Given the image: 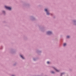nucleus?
I'll return each instance as SVG.
<instances>
[{
  "label": "nucleus",
  "instance_id": "nucleus-1",
  "mask_svg": "<svg viewBox=\"0 0 76 76\" xmlns=\"http://www.w3.org/2000/svg\"><path fill=\"white\" fill-rule=\"evenodd\" d=\"M5 7L6 9H8V10H10L12 9L10 7H7L6 6H5Z\"/></svg>",
  "mask_w": 76,
  "mask_h": 76
},
{
  "label": "nucleus",
  "instance_id": "nucleus-2",
  "mask_svg": "<svg viewBox=\"0 0 76 76\" xmlns=\"http://www.w3.org/2000/svg\"><path fill=\"white\" fill-rule=\"evenodd\" d=\"M45 10L46 12L47 15H50V13H49V12H48V11H47V9H46Z\"/></svg>",
  "mask_w": 76,
  "mask_h": 76
},
{
  "label": "nucleus",
  "instance_id": "nucleus-3",
  "mask_svg": "<svg viewBox=\"0 0 76 76\" xmlns=\"http://www.w3.org/2000/svg\"><path fill=\"white\" fill-rule=\"evenodd\" d=\"M51 34H52V32L51 31H48L47 32V34H48V35Z\"/></svg>",
  "mask_w": 76,
  "mask_h": 76
},
{
  "label": "nucleus",
  "instance_id": "nucleus-4",
  "mask_svg": "<svg viewBox=\"0 0 76 76\" xmlns=\"http://www.w3.org/2000/svg\"><path fill=\"white\" fill-rule=\"evenodd\" d=\"M54 69H55V70H56V72H59V71L57 69H56V68H53Z\"/></svg>",
  "mask_w": 76,
  "mask_h": 76
},
{
  "label": "nucleus",
  "instance_id": "nucleus-5",
  "mask_svg": "<svg viewBox=\"0 0 76 76\" xmlns=\"http://www.w3.org/2000/svg\"><path fill=\"white\" fill-rule=\"evenodd\" d=\"M63 45L64 46V47L65 46V45H66V43H64V44H63Z\"/></svg>",
  "mask_w": 76,
  "mask_h": 76
},
{
  "label": "nucleus",
  "instance_id": "nucleus-6",
  "mask_svg": "<svg viewBox=\"0 0 76 76\" xmlns=\"http://www.w3.org/2000/svg\"><path fill=\"white\" fill-rule=\"evenodd\" d=\"M70 37L69 36H68L66 37V38H69Z\"/></svg>",
  "mask_w": 76,
  "mask_h": 76
},
{
  "label": "nucleus",
  "instance_id": "nucleus-7",
  "mask_svg": "<svg viewBox=\"0 0 76 76\" xmlns=\"http://www.w3.org/2000/svg\"><path fill=\"white\" fill-rule=\"evenodd\" d=\"M47 64H49L50 63V62L49 61H48L47 62Z\"/></svg>",
  "mask_w": 76,
  "mask_h": 76
},
{
  "label": "nucleus",
  "instance_id": "nucleus-8",
  "mask_svg": "<svg viewBox=\"0 0 76 76\" xmlns=\"http://www.w3.org/2000/svg\"><path fill=\"white\" fill-rule=\"evenodd\" d=\"M51 73H54V72L53 71Z\"/></svg>",
  "mask_w": 76,
  "mask_h": 76
},
{
  "label": "nucleus",
  "instance_id": "nucleus-9",
  "mask_svg": "<svg viewBox=\"0 0 76 76\" xmlns=\"http://www.w3.org/2000/svg\"><path fill=\"white\" fill-rule=\"evenodd\" d=\"M22 59H24L25 58H24V57H22Z\"/></svg>",
  "mask_w": 76,
  "mask_h": 76
},
{
  "label": "nucleus",
  "instance_id": "nucleus-10",
  "mask_svg": "<svg viewBox=\"0 0 76 76\" xmlns=\"http://www.w3.org/2000/svg\"><path fill=\"white\" fill-rule=\"evenodd\" d=\"M64 74V73H62L61 74V75H63V74Z\"/></svg>",
  "mask_w": 76,
  "mask_h": 76
},
{
  "label": "nucleus",
  "instance_id": "nucleus-11",
  "mask_svg": "<svg viewBox=\"0 0 76 76\" xmlns=\"http://www.w3.org/2000/svg\"><path fill=\"white\" fill-rule=\"evenodd\" d=\"M20 57H23V56H22V55H20Z\"/></svg>",
  "mask_w": 76,
  "mask_h": 76
},
{
  "label": "nucleus",
  "instance_id": "nucleus-12",
  "mask_svg": "<svg viewBox=\"0 0 76 76\" xmlns=\"http://www.w3.org/2000/svg\"><path fill=\"white\" fill-rule=\"evenodd\" d=\"M3 12H4V13H5V12L4 11H3Z\"/></svg>",
  "mask_w": 76,
  "mask_h": 76
},
{
  "label": "nucleus",
  "instance_id": "nucleus-13",
  "mask_svg": "<svg viewBox=\"0 0 76 76\" xmlns=\"http://www.w3.org/2000/svg\"><path fill=\"white\" fill-rule=\"evenodd\" d=\"M12 76H15L13 75H12Z\"/></svg>",
  "mask_w": 76,
  "mask_h": 76
}]
</instances>
